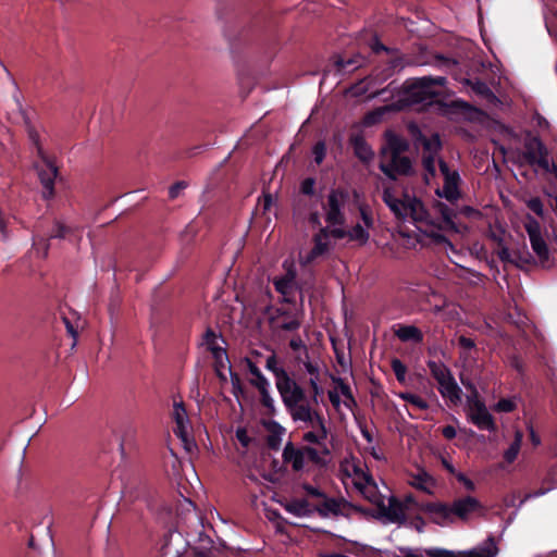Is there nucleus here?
<instances>
[{
	"instance_id": "f257e3e1",
	"label": "nucleus",
	"mask_w": 557,
	"mask_h": 557,
	"mask_svg": "<svg viewBox=\"0 0 557 557\" xmlns=\"http://www.w3.org/2000/svg\"><path fill=\"white\" fill-rule=\"evenodd\" d=\"M481 508V503L472 496L457 498L451 504L436 502L422 506L423 513L428 516L430 522L442 528L451 525L456 519L467 520L472 512Z\"/></svg>"
},
{
	"instance_id": "f03ea898",
	"label": "nucleus",
	"mask_w": 557,
	"mask_h": 557,
	"mask_svg": "<svg viewBox=\"0 0 557 557\" xmlns=\"http://www.w3.org/2000/svg\"><path fill=\"white\" fill-rule=\"evenodd\" d=\"M382 200L400 222L411 221L426 226L434 224L423 201L408 191H404L398 198L389 189H384Z\"/></svg>"
},
{
	"instance_id": "7ed1b4c3",
	"label": "nucleus",
	"mask_w": 557,
	"mask_h": 557,
	"mask_svg": "<svg viewBox=\"0 0 557 557\" xmlns=\"http://www.w3.org/2000/svg\"><path fill=\"white\" fill-rule=\"evenodd\" d=\"M447 84L445 76H422L407 79L404 84V96L410 104H432L442 91L434 87H444Z\"/></svg>"
},
{
	"instance_id": "20e7f679",
	"label": "nucleus",
	"mask_w": 557,
	"mask_h": 557,
	"mask_svg": "<svg viewBox=\"0 0 557 557\" xmlns=\"http://www.w3.org/2000/svg\"><path fill=\"white\" fill-rule=\"evenodd\" d=\"M269 325L273 332H297L305 317L304 293L300 289L299 306H268L264 309Z\"/></svg>"
},
{
	"instance_id": "39448f33",
	"label": "nucleus",
	"mask_w": 557,
	"mask_h": 557,
	"mask_svg": "<svg viewBox=\"0 0 557 557\" xmlns=\"http://www.w3.org/2000/svg\"><path fill=\"white\" fill-rule=\"evenodd\" d=\"M461 382L467 388L472 391V396L468 397L469 420L480 430H486L490 432L496 431L497 426L495 420L488 412L485 404L479 399L478 391L475 389L474 385L471 383L467 384L463 380H461Z\"/></svg>"
},
{
	"instance_id": "423d86ee",
	"label": "nucleus",
	"mask_w": 557,
	"mask_h": 557,
	"mask_svg": "<svg viewBox=\"0 0 557 557\" xmlns=\"http://www.w3.org/2000/svg\"><path fill=\"white\" fill-rule=\"evenodd\" d=\"M348 198L347 190L343 188H333L327 195L325 209V222L329 225L341 226L345 223V214L343 208Z\"/></svg>"
},
{
	"instance_id": "0eeeda50",
	"label": "nucleus",
	"mask_w": 557,
	"mask_h": 557,
	"mask_svg": "<svg viewBox=\"0 0 557 557\" xmlns=\"http://www.w3.org/2000/svg\"><path fill=\"white\" fill-rule=\"evenodd\" d=\"M282 376L283 379L276 388L286 409H292L296 405L305 403L307 399L305 389L290 379L286 371H282Z\"/></svg>"
},
{
	"instance_id": "6e6552de",
	"label": "nucleus",
	"mask_w": 557,
	"mask_h": 557,
	"mask_svg": "<svg viewBox=\"0 0 557 557\" xmlns=\"http://www.w3.org/2000/svg\"><path fill=\"white\" fill-rule=\"evenodd\" d=\"M262 25L259 18L255 20L250 25L243 27L238 33H234L231 28L224 29V36L228 41L231 50H236L240 45L255 41L262 33Z\"/></svg>"
},
{
	"instance_id": "1a4fd4ad",
	"label": "nucleus",
	"mask_w": 557,
	"mask_h": 557,
	"mask_svg": "<svg viewBox=\"0 0 557 557\" xmlns=\"http://www.w3.org/2000/svg\"><path fill=\"white\" fill-rule=\"evenodd\" d=\"M524 227L529 235L533 251L539 257L541 263L544 264L549 259V250L546 242L542 237L540 222L533 216L528 215Z\"/></svg>"
},
{
	"instance_id": "9d476101",
	"label": "nucleus",
	"mask_w": 557,
	"mask_h": 557,
	"mask_svg": "<svg viewBox=\"0 0 557 557\" xmlns=\"http://www.w3.org/2000/svg\"><path fill=\"white\" fill-rule=\"evenodd\" d=\"M39 158L42 162V165L38 168V176L44 188L42 197L49 200L54 196V181L58 176V166L47 154Z\"/></svg>"
},
{
	"instance_id": "9b49d317",
	"label": "nucleus",
	"mask_w": 557,
	"mask_h": 557,
	"mask_svg": "<svg viewBox=\"0 0 557 557\" xmlns=\"http://www.w3.org/2000/svg\"><path fill=\"white\" fill-rule=\"evenodd\" d=\"M380 171L391 181H396L397 176H409L412 174V162L409 157H391L388 163L380 162Z\"/></svg>"
},
{
	"instance_id": "f8f14e48",
	"label": "nucleus",
	"mask_w": 557,
	"mask_h": 557,
	"mask_svg": "<svg viewBox=\"0 0 557 557\" xmlns=\"http://www.w3.org/2000/svg\"><path fill=\"white\" fill-rule=\"evenodd\" d=\"M377 518H385L388 522L397 523L399 525L405 524L407 520L405 504L397 497L391 496L388 499V506H386L384 502L379 504Z\"/></svg>"
},
{
	"instance_id": "ddd939ff",
	"label": "nucleus",
	"mask_w": 557,
	"mask_h": 557,
	"mask_svg": "<svg viewBox=\"0 0 557 557\" xmlns=\"http://www.w3.org/2000/svg\"><path fill=\"white\" fill-rule=\"evenodd\" d=\"M73 233V228L54 220L52 228L48 233H42L38 230V235L35 238V245H41L44 249V257H47L49 250V240L53 238L65 239Z\"/></svg>"
},
{
	"instance_id": "4468645a",
	"label": "nucleus",
	"mask_w": 557,
	"mask_h": 557,
	"mask_svg": "<svg viewBox=\"0 0 557 557\" xmlns=\"http://www.w3.org/2000/svg\"><path fill=\"white\" fill-rule=\"evenodd\" d=\"M461 183V177L458 171H453L451 175L444 178V185L442 189H436L435 194L440 198L446 199L450 203H455L460 197L461 191L459 189V185Z\"/></svg>"
},
{
	"instance_id": "2eb2a0df",
	"label": "nucleus",
	"mask_w": 557,
	"mask_h": 557,
	"mask_svg": "<svg viewBox=\"0 0 557 557\" xmlns=\"http://www.w3.org/2000/svg\"><path fill=\"white\" fill-rule=\"evenodd\" d=\"M355 472L357 475H361L364 480V483H356V487L360 491V493L363 495L366 499L374 504L376 506V509H379V504L381 502H384V499L382 495L379 493L374 480L370 474L364 473L360 469H355Z\"/></svg>"
},
{
	"instance_id": "dca6fc26",
	"label": "nucleus",
	"mask_w": 557,
	"mask_h": 557,
	"mask_svg": "<svg viewBox=\"0 0 557 557\" xmlns=\"http://www.w3.org/2000/svg\"><path fill=\"white\" fill-rule=\"evenodd\" d=\"M283 461L292 465L295 472H299L305 468V457L301 447H296L292 442H288L283 449Z\"/></svg>"
},
{
	"instance_id": "f3484780",
	"label": "nucleus",
	"mask_w": 557,
	"mask_h": 557,
	"mask_svg": "<svg viewBox=\"0 0 557 557\" xmlns=\"http://www.w3.org/2000/svg\"><path fill=\"white\" fill-rule=\"evenodd\" d=\"M349 144L354 149L355 156L362 162L369 163L373 157L374 152L371 147L366 141L364 137L360 134H354L349 138Z\"/></svg>"
},
{
	"instance_id": "a211bd4d",
	"label": "nucleus",
	"mask_w": 557,
	"mask_h": 557,
	"mask_svg": "<svg viewBox=\"0 0 557 557\" xmlns=\"http://www.w3.org/2000/svg\"><path fill=\"white\" fill-rule=\"evenodd\" d=\"M385 138L387 147L381 150L382 154H385L387 151H389L391 157H397L409 150V143L404 137L387 131L385 133Z\"/></svg>"
},
{
	"instance_id": "6ab92c4d",
	"label": "nucleus",
	"mask_w": 557,
	"mask_h": 557,
	"mask_svg": "<svg viewBox=\"0 0 557 557\" xmlns=\"http://www.w3.org/2000/svg\"><path fill=\"white\" fill-rule=\"evenodd\" d=\"M394 334L403 343L421 344L424 339L422 331L414 325L398 324Z\"/></svg>"
},
{
	"instance_id": "aec40b11",
	"label": "nucleus",
	"mask_w": 557,
	"mask_h": 557,
	"mask_svg": "<svg viewBox=\"0 0 557 557\" xmlns=\"http://www.w3.org/2000/svg\"><path fill=\"white\" fill-rule=\"evenodd\" d=\"M344 498H330L325 495V498H323V502L319 505H317L313 509V511H317L318 515L322 518L329 517L330 515L333 516H339L344 515Z\"/></svg>"
},
{
	"instance_id": "412c9836",
	"label": "nucleus",
	"mask_w": 557,
	"mask_h": 557,
	"mask_svg": "<svg viewBox=\"0 0 557 557\" xmlns=\"http://www.w3.org/2000/svg\"><path fill=\"white\" fill-rule=\"evenodd\" d=\"M438 392L444 398H448L454 405L461 401L462 391L457 384L454 375L447 376V380L443 382V385H438Z\"/></svg>"
},
{
	"instance_id": "4be33fe9",
	"label": "nucleus",
	"mask_w": 557,
	"mask_h": 557,
	"mask_svg": "<svg viewBox=\"0 0 557 557\" xmlns=\"http://www.w3.org/2000/svg\"><path fill=\"white\" fill-rule=\"evenodd\" d=\"M399 556L397 557H423L419 549L410 547H398ZM428 557H457L453 552L444 548H428L424 550Z\"/></svg>"
},
{
	"instance_id": "5701e85b",
	"label": "nucleus",
	"mask_w": 557,
	"mask_h": 557,
	"mask_svg": "<svg viewBox=\"0 0 557 557\" xmlns=\"http://www.w3.org/2000/svg\"><path fill=\"white\" fill-rule=\"evenodd\" d=\"M284 508L287 512H289L296 517H309L313 512V509H312L310 503L305 498L293 499L290 502H287L284 505Z\"/></svg>"
},
{
	"instance_id": "b1692460",
	"label": "nucleus",
	"mask_w": 557,
	"mask_h": 557,
	"mask_svg": "<svg viewBox=\"0 0 557 557\" xmlns=\"http://www.w3.org/2000/svg\"><path fill=\"white\" fill-rule=\"evenodd\" d=\"M557 486V480L555 473L550 470L542 482V486L533 492L527 493L521 499V504L525 503L531 498H536L547 494L549 491Z\"/></svg>"
},
{
	"instance_id": "393cba45",
	"label": "nucleus",
	"mask_w": 557,
	"mask_h": 557,
	"mask_svg": "<svg viewBox=\"0 0 557 557\" xmlns=\"http://www.w3.org/2000/svg\"><path fill=\"white\" fill-rule=\"evenodd\" d=\"M312 406L313 405L309 401L296 405L292 409L286 410L288 411L294 421H301L308 423L312 420V414L315 410Z\"/></svg>"
},
{
	"instance_id": "a878e982",
	"label": "nucleus",
	"mask_w": 557,
	"mask_h": 557,
	"mask_svg": "<svg viewBox=\"0 0 557 557\" xmlns=\"http://www.w3.org/2000/svg\"><path fill=\"white\" fill-rule=\"evenodd\" d=\"M545 148L546 146L539 136H532L531 133H528L524 140V151L521 156L529 163L530 158L528 157V153H531L532 157H536L541 151L544 152Z\"/></svg>"
},
{
	"instance_id": "bb28decb",
	"label": "nucleus",
	"mask_w": 557,
	"mask_h": 557,
	"mask_svg": "<svg viewBox=\"0 0 557 557\" xmlns=\"http://www.w3.org/2000/svg\"><path fill=\"white\" fill-rule=\"evenodd\" d=\"M498 553V548L493 536H488L482 546L473 548L472 550L465 553L466 557H495Z\"/></svg>"
},
{
	"instance_id": "cd10ccee",
	"label": "nucleus",
	"mask_w": 557,
	"mask_h": 557,
	"mask_svg": "<svg viewBox=\"0 0 557 557\" xmlns=\"http://www.w3.org/2000/svg\"><path fill=\"white\" fill-rule=\"evenodd\" d=\"M434 209L440 213L445 226L449 230H456L455 219L457 218V212L455 209L450 208L446 203L442 201L434 202Z\"/></svg>"
},
{
	"instance_id": "c85d7f7f",
	"label": "nucleus",
	"mask_w": 557,
	"mask_h": 557,
	"mask_svg": "<svg viewBox=\"0 0 557 557\" xmlns=\"http://www.w3.org/2000/svg\"><path fill=\"white\" fill-rule=\"evenodd\" d=\"M417 140L422 145L424 151L434 156H436L442 149V140L437 133L432 134L431 137H426L419 132Z\"/></svg>"
},
{
	"instance_id": "c756f323",
	"label": "nucleus",
	"mask_w": 557,
	"mask_h": 557,
	"mask_svg": "<svg viewBox=\"0 0 557 557\" xmlns=\"http://www.w3.org/2000/svg\"><path fill=\"white\" fill-rule=\"evenodd\" d=\"M426 366L431 372V375L434 377V380H436L438 385H443V382L447 380V376H453L449 368L443 362L429 360Z\"/></svg>"
},
{
	"instance_id": "7c9ffc66",
	"label": "nucleus",
	"mask_w": 557,
	"mask_h": 557,
	"mask_svg": "<svg viewBox=\"0 0 557 557\" xmlns=\"http://www.w3.org/2000/svg\"><path fill=\"white\" fill-rule=\"evenodd\" d=\"M274 287L277 293L282 296H286V294H293L295 289V273L289 271L286 275L275 278Z\"/></svg>"
},
{
	"instance_id": "2f4dec72",
	"label": "nucleus",
	"mask_w": 557,
	"mask_h": 557,
	"mask_svg": "<svg viewBox=\"0 0 557 557\" xmlns=\"http://www.w3.org/2000/svg\"><path fill=\"white\" fill-rule=\"evenodd\" d=\"M363 58L359 54H356L351 58L344 59L338 57L335 61V66L338 72L346 73L352 72L362 65Z\"/></svg>"
},
{
	"instance_id": "473e14b6",
	"label": "nucleus",
	"mask_w": 557,
	"mask_h": 557,
	"mask_svg": "<svg viewBox=\"0 0 557 557\" xmlns=\"http://www.w3.org/2000/svg\"><path fill=\"white\" fill-rule=\"evenodd\" d=\"M313 247L305 257L304 263L310 264L319 257L325 255L330 249V243L325 240H320V238H312Z\"/></svg>"
},
{
	"instance_id": "72a5a7b5",
	"label": "nucleus",
	"mask_w": 557,
	"mask_h": 557,
	"mask_svg": "<svg viewBox=\"0 0 557 557\" xmlns=\"http://www.w3.org/2000/svg\"><path fill=\"white\" fill-rule=\"evenodd\" d=\"M436 103L443 108L448 109L450 112H458L462 114H468L471 112H476V108L470 104L469 102L462 100V99H455L450 101L449 103L443 102V101H436Z\"/></svg>"
},
{
	"instance_id": "f704fd0d",
	"label": "nucleus",
	"mask_w": 557,
	"mask_h": 557,
	"mask_svg": "<svg viewBox=\"0 0 557 557\" xmlns=\"http://www.w3.org/2000/svg\"><path fill=\"white\" fill-rule=\"evenodd\" d=\"M522 440H523V433L519 430L516 431L515 438H513L512 443L504 453V460L507 463H512L517 459L518 454L521 448V445H522Z\"/></svg>"
},
{
	"instance_id": "c9c22d12",
	"label": "nucleus",
	"mask_w": 557,
	"mask_h": 557,
	"mask_svg": "<svg viewBox=\"0 0 557 557\" xmlns=\"http://www.w3.org/2000/svg\"><path fill=\"white\" fill-rule=\"evenodd\" d=\"M267 428L271 432L267 438V444L271 449L276 450L281 445V435L284 429L275 421L269 422Z\"/></svg>"
},
{
	"instance_id": "e433bc0d",
	"label": "nucleus",
	"mask_w": 557,
	"mask_h": 557,
	"mask_svg": "<svg viewBox=\"0 0 557 557\" xmlns=\"http://www.w3.org/2000/svg\"><path fill=\"white\" fill-rule=\"evenodd\" d=\"M211 354L214 360V369L220 377H224L222 374V369L226 367V363L230 362L227 352L222 347H212Z\"/></svg>"
},
{
	"instance_id": "4c0bfd02",
	"label": "nucleus",
	"mask_w": 557,
	"mask_h": 557,
	"mask_svg": "<svg viewBox=\"0 0 557 557\" xmlns=\"http://www.w3.org/2000/svg\"><path fill=\"white\" fill-rule=\"evenodd\" d=\"M248 370L250 374L253 376V379L250 381V383L258 389L263 386H270V383L268 379L262 374L260 369L257 367L256 363L248 360Z\"/></svg>"
},
{
	"instance_id": "58836bf2",
	"label": "nucleus",
	"mask_w": 557,
	"mask_h": 557,
	"mask_svg": "<svg viewBox=\"0 0 557 557\" xmlns=\"http://www.w3.org/2000/svg\"><path fill=\"white\" fill-rule=\"evenodd\" d=\"M463 84L471 87L473 92H475L479 96L487 98L493 95V92H492L491 88L487 86V84L481 79L472 81V79L466 78L463 81Z\"/></svg>"
},
{
	"instance_id": "ea45409f",
	"label": "nucleus",
	"mask_w": 557,
	"mask_h": 557,
	"mask_svg": "<svg viewBox=\"0 0 557 557\" xmlns=\"http://www.w3.org/2000/svg\"><path fill=\"white\" fill-rule=\"evenodd\" d=\"M348 232V238L350 240L358 242L360 245H364L368 243L370 238L369 232L359 223L356 224L350 231Z\"/></svg>"
},
{
	"instance_id": "a19ab883",
	"label": "nucleus",
	"mask_w": 557,
	"mask_h": 557,
	"mask_svg": "<svg viewBox=\"0 0 557 557\" xmlns=\"http://www.w3.org/2000/svg\"><path fill=\"white\" fill-rule=\"evenodd\" d=\"M530 158V165H539L542 170L548 172L552 168V164L548 161V150L545 148V151H541L536 157H532L531 153H528Z\"/></svg>"
},
{
	"instance_id": "79ce46f5",
	"label": "nucleus",
	"mask_w": 557,
	"mask_h": 557,
	"mask_svg": "<svg viewBox=\"0 0 557 557\" xmlns=\"http://www.w3.org/2000/svg\"><path fill=\"white\" fill-rule=\"evenodd\" d=\"M333 381L334 383L337 384L342 395L347 399V401H345V405L347 407H350V404L356 405V400L352 396L349 385L345 383L344 380L341 377H333Z\"/></svg>"
},
{
	"instance_id": "37998d69",
	"label": "nucleus",
	"mask_w": 557,
	"mask_h": 557,
	"mask_svg": "<svg viewBox=\"0 0 557 557\" xmlns=\"http://www.w3.org/2000/svg\"><path fill=\"white\" fill-rule=\"evenodd\" d=\"M265 368L274 374L276 385L281 383V380L283 379L282 371H285V369L277 367V358L274 354L268 357Z\"/></svg>"
},
{
	"instance_id": "c03bdc74",
	"label": "nucleus",
	"mask_w": 557,
	"mask_h": 557,
	"mask_svg": "<svg viewBox=\"0 0 557 557\" xmlns=\"http://www.w3.org/2000/svg\"><path fill=\"white\" fill-rule=\"evenodd\" d=\"M304 457H307L312 463L317 466H324L325 461L319 454V450L312 446H302Z\"/></svg>"
},
{
	"instance_id": "a18cd8bd",
	"label": "nucleus",
	"mask_w": 557,
	"mask_h": 557,
	"mask_svg": "<svg viewBox=\"0 0 557 557\" xmlns=\"http://www.w3.org/2000/svg\"><path fill=\"white\" fill-rule=\"evenodd\" d=\"M391 367L397 381L404 383L406 381L407 367L397 358L392 360Z\"/></svg>"
},
{
	"instance_id": "49530a36",
	"label": "nucleus",
	"mask_w": 557,
	"mask_h": 557,
	"mask_svg": "<svg viewBox=\"0 0 557 557\" xmlns=\"http://www.w3.org/2000/svg\"><path fill=\"white\" fill-rule=\"evenodd\" d=\"M231 383H232V393L236 398L239 396H244L246 393V388L242 382V379L236 372L231 371Z\"/></svg>"
},
{
	"instance_id": "de8ad7c7",
	"label": "nucleus",
	"mask_w": 557,
	"mask_h": 557,
	"mask_svg": "<svg viewBox=\"0 0 557 557\" xmlns=\"http://www.w3.org/2000/svg\"><path fill=\"white\" fill-rule=\"evenodd\" d=\"M318 377H310L308 381V384L310 386L311 395H310V403L312 405L319 404V397L323 394L322 387L318 384Z\"/></svg>"
},
{
	"instance_id": "09e8293b",
	"label": "nucleus",
	"mask_w": 557,
	"mask_h": 557,
	"mask_svg": "<svg viewBox=\"0 0 557 557\" xmlns=\"http://www.w3.org/2000/svg\"><path fill=\"white\" fill-rule=\"evenodd\" d=\"M261 396V404L269 410V414H273L275 411L274 401L269 393V386L258 388Z\"/></svg>"
},
{
	"instance_id": "8fccbe9b",
	"label": "nucleus",
	"mask_w": 557,
	"mask_h": 557,
	"mask_svg": "<svg viewBox=\"0 0 557 557\" xmlns=\"http://www.w3.org/2000/svg\"><path fill=\"white\" fill-rule=\"evenodd\" d=\"M400 397L405 401L418 407L421 410H425L429 407L428 403L423 398H421L420 396H418L416 394L405 393V394H401Z\"/></svg>"
},
{
	"instance_id": "3c124183",
	"label": "nucleus",
	"mask_w": 557,
	"mask_h": 557,
	"mask_svg": "<svg viewBox=\"0 0 557 557\" xmlns=\"http://www.w3.org/2000/svg\"><path fill=\"white\" fill-rule=\"evenodd\" d=\"M173 418L176 424L187 423V412L183 403H174Z\"/></svg>"
},
{
	"instance_id": "603ef678",
	"label": "nucleus",
	"mask_w": 557,
	"mask_h": 557,
	"mask_svg": "<svg viewBox=\"0 0 557 557\" xmlns=\"http://www.w3.org/2000/svg\"><path fill=\"white\" fill-rule=\"evenodd\" d=\"M429 481H432V478L428 473L423 472L422 474H418L414 478L412 486L416 487L417 490L423 491L428 494H432V492L425 485V483Z\"/></svg>"
},
{
	"instance_id": "864d4df0",
	"label": "nucleus",
	"mask_w": 557,
	"mask_h": 557,
	"mask_svg": "<svg viewBox=\"0 0 557 557\" xmlns=\"http://www.w3.org/2000/svg\"><path fill=\"white\" fill-rule=\"evenodd\" d=\"M360 218L364 223L366 227L372 228L374 224L372 211L368 205L359 206Z\"/></svg>"
},
{
	"instance_id": "5fc2aeb1",
	"label": "nucleus",
	"mask_w": 557,
	"mask_h": 557,
	"mask_svg": "<svg viewBox=\"0 0 557 557\" xmlns=\"http://www.w3.org/2000/svg\"><path fill=\"white\" fill-rule=\"evenodd\" d=\"M26 124H27L28 137H29L30 141L35 145V147L37 149L38 157L46 154L44 152V149H42L40 143H39V134L32 125L28 124V122H26Z\"/></svg>"
},
{
	"instance_id": "6e6d98bb",
	"label": "nucleus",
	"mask_w": 557,
	"mask_h": 557,
	"mask_svg": "<svg viewBox=\"0 0 557 557\" xmlns=\"http://www.w3.org/2000/svg\"><path fill=\"white\" fill-rule=\"evenodd\" d=\"M405 524L411 529H414L417 532L422 533L426 525V521L423 519L422 516L417 515L410 520H406Z\"/></svg>"
},
{
	"instance_id": "4d7b16f0",
	"label": "nucleus",
	"mask_w": 557,
	"mask_h": 557,
	"mask_svg": "<svg viewBox=\"0 0 557 557\" xmlns=\"http://www.w3.org/2000/svg\"><path fill=\"white\" fill-rule=\"evenodd\" d=\"M312 152H313V157H314V162L318 165H320L323 162L325 154H326L325 144L323 141H318L313 146Z\"/></svg>"
},
{
	"instance_id": "13d9d810",
	"label": "nucleus",
	"mask_w": 557,
	"mask_h": 557,
	"mask_svg": "<svg viewBox=\"0 0 557 557\" xmlns=\"http://www.w3.org/2000/svg\"><path fill=\"white\" fill-rule=\"evenodd\" d=\"M422 164L426 173L431 176H435V156L432 153L424 154L422 158Z\"/></svg>"
},
{
	"instance_id": "bf43d9fd",
	"label": "nucleus",
	"mask_w": 557,
	"mask_h": 557,
	"mask_svg": "<svg viewBox=\"0 0 557 557\" xmlns=\"http://www.w3.org/2000/svg\"><path fill=\"white\" fill-rule=\"evenodd\" d=\"M343 503H344V509L354 510L355 512H359V513H361L362 516H366V517L367 516H372V517L377 518V512L374 513L371 509L364 508V507L359 506V505L351 504V503L347 502L346 499H343Z\"/></svg>"
},
{
	"instance_id": "052dcab7",
	"label": "nucleus",
	"mask_w": 557,
	"mask_h": 557,
	"mask_svg": "<svg viewBox=\"0 0 557 557\" xmlns=\"http://www.w3.org/2000/svg\"><path fill=\"white\" fill-rule=\"evenodd\" d=\"M300 191L306 196H313L315 193V178L307 177L300 184Z\"/></svg>"
},
{
	"instance_id": "680f3d73",
	"label": "nucleus",
	"mask_w": 557,
	"mask_h": 557,
	"mask_svg": "<svg viewBox=\"0 0 557 557\" xmlns=\"http://www.w3.org/2000/svg\"><path fill=\"white\" fill-rule=\"evenodd\" d=\"M527 207L536 215L543 216L544 206L539 197L531 198L527 201Z\"/></svg>"
},
{
	"instance_id": "e2e57ef3",
	"label": "nucleus",
	"mask_w": 557,
	"mask_h": 557,
	"mask_svg": "<svg viewBox=\"0 0 557 557\" xmlns=\"http://www.w3.org/2000/svg\"><path fill=\"white\" fill-rule=\"evenodd\" d=\"M508 362H509V366L516 370L518 372V374L520 375H524V372H525V368H524V362L522 361V359L520 358V356L518 355H511L509 358H508Z\"/></svg>"
},
{
	"instance_id": "0e129e2a",
	"label": "nucleus",
	"mask_w": 557,
	"mask_h": 557,
	"mask_svg": "<svg viewBox=\"0 0 557 557\" xmlns=\"http://www.w3.org/2000/svg\"><path fill=\"white\" fill-rule=\"evenodd\" d=\"M215 341H216L215 332L211 327H208L203 334V343L207 345V348L210 352H211L212 347H220L219 345H216Z\"/></svg>"
},
{
	"instance_id": "69168bd1",
	"label": "nucleus",
	"mask_w": 557,
	"mask_h": 557,
	"mask_svg": "<svg viewBox=\"0 0 557 557\" xmlns=\"http://www.w3.org/2000/svg\"><path fill=\"white\" fill-rule=\"evenodd\" d=\"M368 549H370L369 546L360 544L358 542H352L350 544V546L345 548V552L347 554H351V555H355V556H360V555L364 554Z\"/></svg>"
},
{
	"instance_id": "338daca9",
	"label": "nucleus",
	"mask_w": 557,
	"mask_h": 557,
	"mask_svg": "<svg viewBox=\"0 0 557 557\" xmlns=\"http://www.w3.org/2000/svg\"><path fill=\"white\" fill-rule=\"evenodd\" d=\"M307 424H309L312 429H315V430L326 426L325 418L322 414V412L319 410H314V412L312 414V420L310 422H308Z\"/></svg>"
},
{
	"instance_id": "774afa93",
	"label": "nucleus",
	"mask_w": 557,
	"mask_h": 557,
	"mask_svg": "<svg viewBox=\"0 0 557 557\" xmlns=\"http://www.w3.org/2000/svg\"><path fill=\"white\" fill-rule=\"evenodd\" d=\"M194 557H213V548L205 546H195L191 548Z\"/></svg>"
}]
</instances>
